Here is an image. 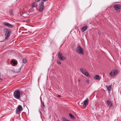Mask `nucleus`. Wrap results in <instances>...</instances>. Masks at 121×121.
Returning <instances> with one entry per match:
<instances>
[{
	"label": "nucleus",
	"mask_w": 121,
	"mask_h": 121,
	"mask_svg": "<svg viewBox=\"0 0 121 121\" xmlns=\"http://www.w3.org/2000/svg\"><path fill=\"white\" fill-rule=\"evenodd\" d=\"M57 63L60 65L61 64V62L59 60H58L57 61Z\"/></svg>",
	"instance_id": "a878e982"
},
{
	"label": "nucleus",
	"mask_w": 121,
	"mask_h": 121,
	"mask_svg": "<svg viewBox=\"0 0 121 121\" xmlns=\"http://www.w3.org/2000/svg\"><path fill=\"white\" fill-rule=\"evenodd\" d=\"M113 71H114V74H115V75H116L117 73H119V70L116 69V70H113Z\"/></svg>",
	"instance_id": "f3484780"
},
{
	"label": "nucleus",
	"mask_w": 121,
	"mask_h": 121,
	"mask_svg": "<svg viewBox=\"0 0 121 121\" xmlns=\"http://www.w3.org/2000/svg\"><path fill=\"white\" fill-rule=\"evenodd\" d=\"M11 63H13L14 65H16L17 64V62L16 61H15L14 60H12L10 61Z\"/></svg>",
	"instance_id": "f8f14e48"
},
{
	"label": "nucleus",
	"mask_w": 121,
	"mask_h": 121,
	"mask_svg": "<svg viewBox=\"0 0 121 121\" xmlns=\"http://www.w3.org/2000/svg\"><path fill=\"white\" fill-rule=\"evenodd\" d=\"M42 104L43 106L42 107V108L43 110L44 111H45V106L44 105V103L43 102L42 103Z\"/></svg>",
	"instance_id": "6ab92c4d"
},
{
	"label": "nucleus",
	"mask_w": 121,
	"mask_h": 121,
	"mask_svg": "<svg viewBox=\"0 0 121 121\" xmlns=\"http://www.w3.org/2000/svg\"><path fill=\"white\" fill-rule=\"evenodd\" d=\"M37 5V3L36 2H34L32 4V8L35 7Z\"/></svg>",
	"instance_id": "2eb2a0df"
},
{
	"label": "nucleus",
	"mask_w": 121,
	"mask_h": 121,
	"mask_svg": "<svg viewBox=\"0 0 121 121\" xmlns=\"http://www.w3.org/2000/svg\"><path fill=\"white\" fill-rule=\"evenodd\" d=\"M95 77H94V78L95 79H96V80H98L99 79V80L100 79H99V75H97L95 76Z\"/></svg>",
	"instance_id": "a211bd4d"
},
{
	"label": "nucleus",
	"mask_w": 121,
	"mask_h": 121,
	"mask_svg": "<svg viewBox=\"0 0 121 121\" xmlns=\"http://www.w3.org/2000/svg\"><path fill=\"white\" fill-rule=\"evenodd\" d=\"M3 30L4 32H5V39L6 40L9 38L11 33V30L9 29H7L6 28H4L3 29Z\"/></svg>",
	"instance_id": "f257e3e1"
},
{
	"label": "nucleus",
	"mask_w": 121,
	"mask_h": 121,
	"mask_svg": "<svg viewBox=\"0 0 121 121\" xmlns=\"http://www.w3.org/2000/svg\"><path fill=\"white\" fill-rule=\"evenodd\" d=\"M114 71L113 70L110 73V75L111 76H114L115 75L114 72Z\"/></svg>",
	"instance_id": "ddd939ff"
},
{
	"label": "nucleus",
	"mask_w": 121,
	"mask_h": 121,
	"mask_svg": "<svg viewBox=\"0 0 121 121\" xmlns=\"http://www.w3.org/2000/svg\"><path fill=\"white\" fill-rule=\"evenodd\" d=\"M62 119L63 121H66L67 120H68L67 119L64 117H62Z\"/></svg>",
	"instance_id": "b1692460"
},
{
	"label": "nucleus",
	"mask_w": 121,
	"mask_h": 121,
	"mask_svg": "<svg viewBox=\"0 0 121 121\" xmlns=\"http://www.w3.org/2000/svg\"><path fill=\"white\" fill-rule=\"evenodd\" d=\"M66 58V57H64V56H62L61 57H60L59 58L61 60H65Z\"/></svg>",
	"instance_id": "dca6fc26"
},
{
	"label": "nucleus",
	"mask_w": 121,
	"mask_h": 121,
	"mask_svg": "<svg viewBox=\"0 0 121 121\" xmlns=\"http://www.w3.org/2000/svg\"><path fill=\"white\" fill-rule=\"evenodd\" d=\"M78 81H79V82H81V80H78Z\"/></svg>",
	"instance_id": "7c9ffc66"
},
{
	"label": "nucleus",
	"mask_w": 121,
	"mask_h": 121,
	"mask_svg": "<svg viewBox=\"0 0 121 121\" xmlns=\"http://www.w3.org/2000/svg\"><path fill=\"white\" fill-rule=\"evenodd\" d=\"M21 67H19L18 69V70L17 69H16V71L17 72H19V71H20L21 69Z\"/></svg>",
	"instance_id": "5701e85b"
},
{
	"label": "nucleus",
	"mask_w": 121,
	"mask_h": 121,
	"mask_svg": "<svg viewBox=\"0 0 121 121\" xmlns=\"http://www.w3.org/2000/svg\"><path fill=\"white\" fill-rule=\"evenodd\" d=\"M86 81L88 83L89 82V80H86Z\"/></svg>",
	"instance_id": "c85d7f7f"
},
{
	"label": "nucleus",
	"mask_w": 121,
	"mask_h": 121,
	"mask_svg": "<svg viewBox=\"0 0 121 121\" xmlns=\"http://www.w3.org/2000/svg\"><path fill=\"white\" fill-rule=\"evenodd\" d=\"M39 12H42L45 8L44 5V3L43 1L41 2V3L39 4Z\"/></svg>",
	"instance_id": "20e7f679"
},
{
	"label": "nucleus",
	"mask_w": 121,
	"mask_h": 121,
	"mask_svg": "<svg viewBox=\"0 0 121 121\" xmlns=\"http://www.w3.org/2000/svg\"><path fill=\"white\" fill-rule=\"evenodd\" d=\"M80 70L81 72L86 76L89 78L91 77V76L89 75V73L85 69L83 68H81Z\"/></svg>",
	"instance_id": "7ed1b4c3"
},
{
	"label": "nucleus",
	"mask_w": 121,
	"mask_h": 121,
	"mask_svg": "<svg viewBox=\"0 0 121 121\" xmlns=\"http://www.w3.org/2000/svg\"><path fill=\"white\" fill-rule=\"evenodd\" d=\"M9 14L10 15L12 16L13 15V10L10 9L9 11Z\"/></svg>",
	"instance_id": "aec40b11"
},
{
	"label": "nucleus",
	"mask_w": 121,
	"mask_h": 121,
	"mask_svg": "<svg viewBox=\"0 0 121 121\" xmlns=\"http://www.w3.org/2000/svg\"><path fill=\"white\" fill-rule=\"evenodd\" d=\"M81 104H83V103H81Z\"/></svg>",
	"instance_id": "c9c22d12"
},
{
	"label": "nucleus",
	"mask_w": 121,
	"mask_h": 121,
	"mask_svg": "<svg viewBox=\"0 0 121 121\" xmlns=\"http://www.w3.org/2000/svg\"><path fill=\"white\" fill-rule=\"evenodd\" d=\"M60 96H61L60 95H57V97L58 98H60Z\"/></svg>",
	"instance_id": "bb28decb"
},
{
	"label": "nucleus",
	"mask_w": 121,
	"mask_h": 121,
	"mask_svg": "<svg viewBox=\"0 0 121 121\" xmlns=\"http://www.w3.org/2000/svg\"><path fill=\"white\" fill-rule=\"evenodd\" d=\"M13 95L16 99H20V91L17 90L13 92Z\"/></svg>",
	"instance_id": "f03ea898"
},
{
	"label": "nucleus",
	"mask_w": 121,
	"mask_h": 121,
	"mask_svg": "<svg viewBox=\"0 0 121 121\" xmlns=\"http://www.w3.org/2000/svg\"><path fill=\"white\" fill-rule=\"evenodd\" d=\"M120 6L119 4H115L114 5L113 7L115 10L118 11L120 9Z\"/></svg>",
	"instance_id": "6e6552de"
},
{
	"label": "nucleus",
	"mask_w": 121,
	"mask_h": 121,
	"mask_svg": "<svg viewBox=\"0 0 121 121\" xmlns=\"http://www.w3.org/2000/svg\"><path fill=\"white\" fill-rule=\"evenodd\" d=\"M22 110V106L20 105H18L16 109V113L17 114H18L20 113Z\"/></svg>",
	"instance_id": "423d86ee"
},
{
	"label": "nucleus",
	"mask_w": 121,
	"mask_h": 121,
	"mask_svg": "<svg viewBox=\"0 0 121 121\" xmlns=\"http://www.w3.org/2000/svg\"><path fill=\"white\" fill-rule=\"evenodd\" d=\"M40 0H35V1L37 2H38L40 1Z\"/></svg>",
	"instance_id": "cd10ccee"
},
{
	"label": "nucleus",
	"mask_w": 121,
	"mask_h": 121,
	"mask_svg": "<svg viewBox=\"0 0 121 121\" xmlns=\"http://www.w3.org/2000/svg\"><path fill=\"white\" fill-rule=\"evenodd\" d=\"M3 24L5 26H7L8 27L10 28H13L14 26L12 25L7 22H4L3 23Z\"/></svg>",
	"instance_id": "0eeeda50"
},
{
	"label": "nucleus",
	"mask_w": 121,
	"mask_h": 121,
	"mask_svg": "<svg viewBox=\"0 0 121 121\" xmlns=\"http://www.w3.org/2000/svg\"><path fill=\"white\" fill-rule=\"evenodd\" d=\"M58 55L59 58L63 56L62 54L60 52H59Z\"/></svg>",
	"instance_id": "412c9836"
},
{
	"label": "nucleus",
	"mask_w": 121,
	"mask_h": 121,
	"mask_svg": "<svg viewBox=\"0 0 121 121\" xmlns=\"http://www.w3.org/2000/svg\"><path fill=\"white\" fill-rule=\"evenodd\" d=\"M120 9H121V5L120 6Z\"/></svg>",
	"instance_id": "473e14b6"
},
{
	"label": "nucleus",
	"mask_w": 121,
	"mask_h": 121,
	"mask_svg": "<svg viewBox=\"0 0 121 121\" xmlns=\"http://www.w3.org/2000/svg\"><path fill=\"white\" fill-rule=\"evenodd\" d=\"M76 51L79 53L81 54L82 55L84 54V52L81 47L79 46H78L76 49Z\"/></svg>",
	"instance_id": "39448f33"
},
{
	"label": "nucleus",
	"mask_w": 121,
	"mask_h": 121,
	"mask_svg": "<svg viewBox=\"0 0 121 121\" xmlns=\"http://www.w3.org/2000/svg\"><path fill=\"white\" fill-rule=\"evenodd\" d=\"M111 86H109L107 88V90L109 91H110L111 89Z\"/></svg>",
	"instance_id": "4be33fe9"
},
{
	"label": "nucleus",
	"mask_w": 121,
	"mask_h": 121,
	"mask_svg": "<svg viewBox=\"0 0 121 121\" xmlns=\"http://www.w3.org/2000/svg\"><path fill=\"white\" fill-rule=\"evenodd\" d=\"M29 20H27V21H29Z\"/></svg>",
	"instance_id": "f704fd0d"
},
{
	"label": "nucleus",
	"mask_w": 121,
	"mask_h": 121,
	"mask_svg": "<svg viewBox=\"0 0 121 121\" xmlns=\"http://www.w3.org/2000/svg\"><path fill=\"white\" fill-rule=\"evenodd\" d=\"M89 102V100L88 98L86 99L84 101V103L83 104V105L84 107H86L88 105Z\"/></svg>",
	"instance_id": "1a4fd4ad"
},
{
	"label": "nucleus",
	"mask_w": 121,
	"mask_h": 121,
	"mask_svg": "<svg viewBox=\"0 0 121 121\" xmlns=\"http://www.w3.org/2000/svg\"><path fill=\"white\" fill-rule=\"evenodd\" d=\"M47 0H42L43 1H45Z\"/></svg>",
	"instance_id": "c756f323"
},
{
	"label": "nucleus",
	"mask_w": 121,
	"mask_h": 121,
	"mask_svg": "<svg viewBox=\"0 0 121 121\" xmlns=\"http://www.w3.org/2000/svg\"><path fill=\"white\" fill-rule=\"evenodd\" d=\"M87 26H84L82 27L81 30L82 32H84L87 29Z\"/></svg>",
	"instance_id": "9b49d317"
},
{
	"label": "nucleus",
	"mask_w": 121,
	"mask_h": 121,
	"mask_svg": "<svg viewBox=\"0 0 121 121\" xmlns=\"http://www.w3.org/2000/svg\"><path fill=\"white\" fill-rule=\"evenodd\" d=\"M66 121H70L69 120H68Z\"/></svg>",
	"instance_id": "72a5a7b5"
},
{
	"label": "nucleus",
	"mask_w": 121,
	"mask_h": 121,
	"mask_svg": "<svg viewBox=\"0 0 121 121\" xmlns=\"http://www.w3.org/2000/svg\"><path fill=\"white\" fill-rule=\"evenodd\" d=\"M119 12H120V10H119Z\"/></svg>",
	"instance_id": "e433bc0d"
},
{
	"label": "nucleus",
	"mask_w": 121,
	"mask_h": 121,
	"mask_svg": "<svg viewBox=\"0 0 121 121\" xmlns=\"http://www.w3.org/2000/svg\"><path fill=\"white\" fill-rule=\"evenodd\" d=\"M69 116L70 117V118L71 119H75V117L71 113H70L69 114Z\"/></svg>",
	"instance_id": "4468645a"
},
{
	"label": "nucleus",
	"mask_w": 121,
	"mask_h": 121,
	"mask_svg": "<svg viewBox=\"0 0 121 121\" xmlns=\"http://www.w3.org/2000/svg\"><path fill=\"white\" fill-rule=\"evenodd\" d=\"M106 103L110 107H111L113 104L112 102L108 100L106 101Z\"/></svg>",
	"instance_id": "9d476101"
},
{
	"label": "nucleus",
	"mask_w": 121,
	"mask_h": 121,
	"mask_svg": "<svg viewBox=\"0 0 121 121\" xmlns=\"http://www.w3.org/2000/svg\"><path fill=\"white\" fill-rule=\"evenodd\" d=\"M4 41H0V42H3Z\"/></svg>",
	"instance_id": "2f4dec72"
},
{
	"label": "nucleus",
	"mask_w": 121,
	"mask_h": 121,
	"mask_svg": "<svg viewBox=\"0 0 121 121\" xmlns=\"http://www.w3.org/2000/svg\"><path fill=\"white\" fill-rule=\"evenodd\" d=\"M23 62L24 63H26V59L25 58H24L23 59Z\"/></svg>",
	"instance_id": "393cba45"
}]
</instances>
